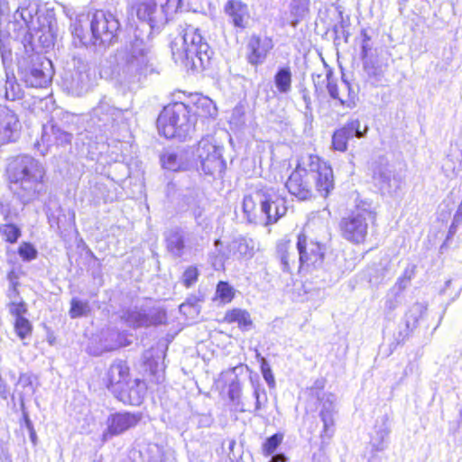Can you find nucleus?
<instances>
[{"mask_svg":"<svg viewBox=\"0 0 462 462\" xmlns=\"http://www.w3.org/2000/svg\"><path fill=\"white\" fill-rule=\"evenodd\" d=\"M24 92L14 76L6 75L5 84V97L9 101H15L23 97Z\"/></svg>","mask_w":462,"mask_h":462,"instance_id":"c756f323","label":"nucleus"},{"mask_svg":"<svg viewBox=\"0 0 462 462\" xmlns=\"http://www.w3.org/2000/svg\"><path fill=\"white\" fill-rule=\"evenodd\" d=\"M15 297L16 295L11 298L12 301L9 304L8 310L12 316H14L15 319H18V317H23V315L27 312V308L23 301L14 300Z\"/></svg>","mask_w":462,"mask_h":462,"instance_id":"79ce46f5","label":"nucleus"},{"mask_svg":"<svg viewBox=\"0 0 462 462\" xmlns=\"http://www.w3.org/2000/svg\"><path fill=\"white\" fill-rule=\"evenodd\" d=\"M387 418H383L380 426L375 427V435L372 438V446L376 451H382L385 448V440L390 434V427Z\"/></svg>","mask_w":462,"mask_h":462,"instance_id":"c85d7f7f","label":"nucleus"},{"mask_svg":"<svg viewBox=\"0 0 462 462\" xmlns=\"http://www.w3.org/2000/svg\"><path fill=\"white\" fill-rule=\"evenodd\" d=\"M26 423H27L28 427H30V426H31V423H30V420H26Z\"/></svg>","mask_w":462,"mask_h":462,"instance_id":"bf43d9fd","label":"nucleus"},{"mask_svg":"<svg viewBox=\"0 0 462 462\" xmlns=\"http://www.w3.org/2000/svg\"><path fill=\"white\" fill-rule=\"evenodd\" d=\"M242 208L249 223L263 226L276 223L287 212L285 199L273 187L268 186L246 194Z\"/></svg>","mask_w":462,"mask_h":462,"instance_id":"7ed1b4c3","label":"nucleus"},{"mask_svg":"<svg viewBox=\"0 0 462 462\" xmlns=\"http://www.w3.org/2000/svg\"><path fill=\"white\" fill-rule=\"evenodd\" d=\"M119 115L120 111L106 98L101 99L92 111L93 119L97 118L98 122H103L105 125L114 121Z\"/></svg>","mask_w":462,"mask_h":462,"instance_id":"b1692460","label":"nucleus"},{"mask_svg":"<svg viewBox=\"0 0 462 462\" xmlns=\"http://www.w3.org/2000/svg\"><path fill=\"white\" fill-rule=\"evenodd\" d=\"M356 125L357 124H347L334 133L332 145L335 150L345 152L347 149V142L354 136V129Z\"/></svg>","mask_w":462,"mask_h":462,"instance_id":"a878e982","label":"nucleus"},{"mask_svg":"<svg viewBox=\"0 0 462 462\" xmlns=\"http://www.w3.org/2000/svg\"><path fill=\"white\" fill-rule=\"evenodd\" d=\"M69 137H70L69 134H66V141H69Z\"/></svg>","mask_w":462,"mask_h":462,"instance_id":"13d9d810","label":"nucleus"},{"mask_svg":"<svg viewBox=\"0 0 462 462\" xmlns=\"http://www.w3.org/2000/svg\"><path fill=\"white\" fill-rule=\"evenodd\" d=\"M461 223L462 222H456L455 219L453 218L452 223H451V225L449 226L448 236H452L457 232V226Z\"/></svg>","mask_w":462,"mask_h":462,"instance_id":"864d4df0","label":"nucleus"},{"mask_svg":"<svg viewBox=\"0 0 462 462\" xmlns=\"http://www.w3.org/2000/svg\"><path fill=\"white\" fill-rule=\"evenodd\" d=\"M120 23L110 12L96 11L90 19V33H84L80 26L75 28V34L87 44H109L116 38Z\"/></svg>","mask_w":462,"mask_h":462,"instance_id":"6e6552de","label":"nucleus"},{"mask_svg":"<svg viewBox=\"0 0 462 462\" xmlns=\"http://www.w3.org/2000/svg\"><path fill=\"white\" fill-rule=\"evenodd\" d=\"M129 366L124 361H116L109 367L106 374L107 387L124 400L125 394L128 393L129 402L132 405H139L143 397L136 393L134 385H130Z\"/></svg>","mask_w":462,"mask_h":462,"instance_id":"f8f14e48","label":"nucleus"},{"mask_svg":"<svg viewBox=\"0 0 462 462\" xmlns=\"http://www.w3.org/2000/svg\"><path fill=\"white\" fill-rule=\"evenodd\" d=\"M52 76L51 61L46 58H38L29 68L22 70V79L31 88H46L51 82Z\"/></svg>","mask_w":462,"mask_h":462,"instance_id":"dca6fc26","label":"nucleus"},{"mask_svg":"<svg viewBox=\"0 0 462 462\" xmlns=\"http://www.w3.org/2000/svg\"><path fill=\"white\" fill-rule=\"evenodd\" d=\"M31 439L34 442L35 441V439H36V434L33 430H32L31 432Z\"/></svg>","mask_w":462,"mask_h":462,"instance_id":"4d7b16f0","label":"nucleus"},{"mask_svg":"<svg viewBox=\"0 0 462 462\" xmlns=\"http://www.w3.org/2000/svg\"><path fill=\"white\" fill-rule=\"evenodd\" d=\"M370 171L373 184L382 194L393 195L401 189L402 178L385 157L372 162Z\"/></svg>","mask_w":462,"mask_h":462,"instance_id":"9b49d317","label":"nucleus"},{"mask_svg":"<svg viewBox=\"0 0 462 462\" xmlns=\"http://www.w3.org/2000/svg\"><path fill=\"white\" fill-rule=\"evenodd\" d=\"M224 321L229 324L236 323L239 328L249 330L253 321L249 312L242 309H233L226 312Z\"/></svg>","mask_w":462,"mask_h":462,"instance_id":"393cba45","label":"nucleus"},{"mask_svg":"<svg viewBox=\"0 0 462 462\" xmlns=\"http://www.w3.org/2000/svg\"><path fill=\"white\" fill-rule=\"evenodd\" d=\"M14 330L21 339H24L32 333V324L24 317H18L14 320Z\"/></svg>","mask_w":462,"mask_h":462,"instance_id":"58836bf2","label":"nucleus"},{"mask_svg":"<svg viewBox=\"0 0 462 462\" xmlns=\"http://www.w3.org/2000/svg\"><path fill=\"white\" fill-rule=\"evenodd\" d=\"M276 256L285 272H291L293 268L299 267L297 245L294 246L286 237L278 241L276 245Z\"/></svg>","mask_w":462,"mask_h":462,"instance_id":"a211bd4d","label":"nucleus"},{"mask_svg":"<svg viewBox=\"0 0 462 462\" xmlns=\"http://www.w3.org/2000/svg\"><path fill=\"white\" fill-rule=\"evenodd\" d=\"M350 124H357V125H356V126L355 127V129H354V135H356V137H358V138H362V137L365 135V132H366V130H367V127H365V131H364V132H362V131H360V129H359V127H360V122H359L358 120L353 121V122H351Z\"/></svg>","mask_w":462,"mask_h":462,"instance_id":"603ef678","label":"nucleus"},{"mask_svg":"<svg viewBox=\"0 0 462 462\" xmlns=\"http://www.w3.org/2000/svg\"><path fill=\"white\" fill-rule=\"evenodd\" d=\"M328 236L327 227H324L319 237H310L300 233L297 238V251L299 255V268H317L322 265L326 247L323 243Z\"/></svg>","mask_w":462,"mask_h":462,"instance_id":"9d476101","label":"nucleus"},{"mask_svg":"<svg viewBox=\"0 0 462 462\" xmlns=\"http://www.w3.org/2000/svg\"><path fill=\"white\" fill-rule=\"evenodd\" d=\"M241 395V385L238 380L236 378L231 382L228 388V396L233 402L239 401Z\"/></svg>","mask_w":462,"mask_h":462,"instance_id":"49530a36","label":"nucleus"},{"mask_svg":"<svg viewBox=\"0 0 462 462\" xmlns=\"http://www.w3.org/2000/svg\"><path fill=\"white\" fill-rule=\"evenodd\" d=\"M255 242L252 238L236 237L227 246L228 255L236 259L252 258L255 253Z\"/></svg>","mask_w":462,"mask_h":462,"instance_id":"412c9836","label":"nucleus"},{"mask_svg":"<svg viewBox=\"0 0 462 462\" xmlns=\"http://www.w3.org/2000/svg\"><path fill=\"white\" fill-rule=\"evenodd\" d=\"M272 42L269 39L261 40L259 37H252L248 43V60L252 64L262 63L269 51L272 49Z\"/></svg>","mask_w":462,"mask_h":462,"instance_id":"4be33fe9","label":"nucleus"},{"mask_svg":"<svg viewBox=\"0 0 462 462\" xmlns=\"http://www.w3.org/2000/svg\"><path fill=\"white\" fill-rule=\"evenodd\" d=\"M310 0H292L291 4V14L293 16L291 24L296 26L309 12Z\"/></svg>","mask_w":462,"mask_h":462,"instance_id":"2f4dec72","label":"nucleus"},{"mask_svg":"<svg viewBox=\"0 0 462 462\" xmlns=\"http://www.w3.org/2000/svg\"><path fill=\"white\" fill-rule=\"evenodd\" d=\"M274 83L279 92L288 93L291 88V71L289 67L282 68L274 76Z\"/></svg>","mask_w":462,"mask_h":462,"instance_id":"7c9ffc66","label":"nucleus"},{"mask_svg":"<svg viewBox=\"0 0 462 462\" xmlns=\"http://www.w3.org/2000/svg\"><path fill=\"white\" fill-rule=\"evenodd\" d=\"M127 322L133 327H143L149 325L148 317L144 313L138 310L128 313Z\"/></svg>","mask_w":462,"mask_h":462,"instance_id":"ea45409f","label":"nucleus"},{"mask_svg":"<svg viewBox=\"0 0 462 462\" xmlns=\"http://www.w3.org/2000/svg\"><path fill=\"white\" fill-rule=\"evenodd\" d=\"M142 418L143 415L140 412L121 411L110 414L106 419V429L102 434V441L106 442L134 428Z\"/></svg>","mask_w":462,"mask_h":462,"instance_id":"2eb2a0df","label":"nucleus"},{"mask_svg":"<svg viewBox=\"0 0 462 462\" xmlns=\"http://www.w3.org/2000/svg\"><path fill=\"white\" fill-rule=\"evenodd\" d=\"M172 59L187 70L200 71L209 63L211 51L198 28L187 25L171 45Z\"/></svg>","mask_w":462,"mask_h":462,"instance_id":"20e7f679","label":"nucleus"},{"mask_svg":"<svg viewBox=\"0 0 462 462\" xmlns=\"http://www.w3.org/2000/svg\"><path fill=\"white\" fill-rule=\"evenodd\" d=\"M442 171L448 178H454L458 173L454 162L449 158H447L442 165Z\"/></svg>","mask_w":462,"mask_h":462,"instance_id":"09e8293b","label":"nucleus"},{"mask_svg":"<svg viewBox=\"0 0 462 462\" xmlns=\"http://www.w3.org/2000/svg\"><path fill=\"white\" fill-rule=\"evenodd\" d=\"M197 108L201 109L202 116L215 117L217 114L216 105L208 97H200L197 102Z\"/></svg>","mask_w":462,"mask_h":462,"instance_id":"e433bc0d","label":"nucleus"},{"mask_svg":"<svg viewBox=\"0 0 462 462\" xmlns=\"http://www.w3.org/2000/svg\"><path fill=\"white\" fill-rule=\"evenodd\" d=\"M336 400V396L332 393H324L322 398H320L322 402L320 417L324 424V431H328V428L333 426V412Z\"/></svg>","mask_w":462,"mask_h":462,"instance_id":"bb28decb","label":"nucleus"},{"mask_svg":"<svg viewBox=\"0 0 462 462\" xmlns=\"http://www.w3.org/2000/svg\"><path fill=\"white\" fill-rule=\"evenodd\" d=\"M312 181L316 190L327 197L334 188V177L331 167L314 154L302 156L296 169L286 181L288 191L300 200L312 196Z\"/></svg>","mask_w":462,"mask_h":462,"instance_id":"f03ea898","label":"nucleus"},{"mask_svg":"<svg viewBox=\"0 0 462 462\" xmlns=\"http://www.w3.org/2000/svg\"><path fill=\"white\" fill-rule=\"evenodd\" d=\"M0 234L4 236L5 241L15 243L21 236V231L13 224H5L0 225Z\"/></svg>","mask_w":462,"mask_h":462,"instance_id":"4c0bfd02","label":"nucleus"},{"mask_svg":"<svg viewBox=\"0 0 462 462\" xmlns=\"http://www.w3.org/2000/svg\"><path fill=\"white\" fill-rule=\"evenodd\" d=\"M97 81L96 69L80 59H75L73 69L65 78L64 84L69 92L79 97L90 91Z\"/></svg>","mask_w":462,"mask_h":462,"instance_id":"ddd939ff","label":"nucleus"},{"mask_svg":"<svg viewBox=\"0 0 462 462\" xmlns=\"http://www.w3.org/2000/svg\"><path fill=\"white\" fill-rule=\"evenodd\" d=\"M193 153L187 150L177 152H166L162 155L161 161L162 166L170 171H186L192 162Z\"/></svg>","mask_w":462,"mask_h":462,"instance_id":"6ab92c4d","label":"nucleus"},{"mask_svg":"<svg viewBox=\"0 0 462 462\" xmlns=\"http://www.w3.org/2000/svg\"><path fill=\"white\" fill-rule=\"evenodd\" d=\"M37 13L38 5L30 0H24L22 2L16 11V14H19L20 18L29 28L33 26V19Z\"/></svg>","mask_w":462,"mask_h":462,"instance_id":"cd10ccee","label":"nucleus"},{"mask_svg":"<svg viewBox=\"0 0 462 462\" xmlns=\"http://www.w3.org/2000/svg\"><path fill=\"white\" fill-rule=\"evenodd\" d=\"M425 311L426 307L422 303L413 304L406 314L407 321L410 322L411 320L413 323L417 322L422 317Z\"/></svg>","mask_w":462,"mask_h":462,"instance_id":"c03bdc74","label":"nucleus"},{"mask_svg":"<svg viewBox=\"0 0 462 462\" xmlns=\"http://www.w3.org/2000/svg\"><path fill=\"white\" fill-rule=\"evenodd\" d=\"M375 217L371 205L361 202L347 217L341 219L339 226L342 236L353 244L364 243L368 232V222L374 221Z\"/></svg>","mask_w":462,"mask_h":462,"instance_id":"1a4fd4ad","label":"nucleus"},{"mask_svg":"<svg viewBox=\"0 0 462 462\" xmlns=\"http://www.w3.org/2000/svg\"><path fill=\"white\" fill-rule=\"evenodd\" d=\"M90 311V306L88 301H82L78 299H72L70 302L69 316L72 319L86 316Z\"/></svg>","mask_w":462,"mask_h":462,"instance_id":"f704fd0d","label":"nucleus"},{"mask_svg":"<svg viewBox=\"0 0 462 462\" xmlns=\"http://www.w3.org/2000/svg\"><path fill=\"white\" fill-rule=\"evenodd\" d=\"M261 371H262L263 376L265 382L267 383V384L270 387H273L275 384L274 376L273 374V372H272V369H271L269 364L267 363L266 359L263 357H261Z\"/></svg>","mask_w":462,"mask_h":462,"instance_id":"a18cd8bd","label":"nucleus"},{"mask_svg":"<svg viewBox=\"0 0 462 462\" xmlns=\"http://www.w3.org/2000/svg\"><path fill=\"white\" fill-rule=\"evenodd\" d=\"M153 70L151 50L142 40L136 39L116 52L110 78L123 88L133 90Z\"/></svg>","mask_w":462,"mask_h":462,"instance_id":"f257e3e1","label":"nucleus"},{"mask_svg":"<svg viewBox=\"0 0 462 462\" xmlns=\"http://www.w3.org/2000/svg\"><path fill=\"white\" fill-rule=\"evenodd\" d=\"M252 385L254 389V396L255 398V410L258 411L261 409V401H260V383L258 382H253Z\"/></svg>","mask_w":462,"mask_h":462,"instance_id":"3c124183","label":"nucleus"},{"mask_svg":"<svg viewBox=\"0 0 462 462\" xmlns=\"http://www.w3.org/2000/svg\"><path fill=\"white\" fill-rule=\"evenodd\" d=\"M198 279V270L195 267H189L183 273V282L187 287L195 283Z\"/></svg>","mask_w":462,"mask_h":462,"instance_id":"de8ad7c7","label":"nucleus"},{"mask_svg":"<svg viewBox=\"0 0 462 462\" xmlns=\"http://www.w3.org/2000/svg\"><path fill=\"white\" fill-rule=\"evenodd\" d=\"M311 226H312V224L309 223L307 228H310Z\"/></svg>","mask_w":462,"mask_h":462,"instance_id":"052dcab7","label":"nucleus"},{"mask_svg":"<svg viewBox=\"0 0 462 462\" xmlns=\"http://www.w3.org/2000/svg\"><path fill=\"white\" fill-rule=\"evenodd\" d=\"M117 346H118L117 345L109 346H105V347H104V351H111V350L116 349Z\"/></svg>","mask_w":462,"mask_h":462,"instance_id":"6e6d98bb","label":"nucleus"},{"mask_svg":"<svg viewBox=\"0 0 462 462\" xmlns=\"http://www.w3.org/2000/svg\"><path fill=\"white\" fill-rule=\"evenodd\" d=\"M164 236L168 252L176 257H180L185 248L182 231L180 228H172L168 230Z\"/></svg>","mask_w":462,"mask_h":462,"instance_id":"5701e85b","label":"nucleus"},{"mask_svg":"<svg viewBox=\"0 0 462 462\" xmlns=\"http://www.w3.org/2000/svg\"><path fill=\"white\" fill-rule=\"evenodd\" d=\"M225 13L229 17L235 27L244 29L249 20L247 5L237 0H229L224 7Z\"/></svg>","mask_w":462,"mask_h":462,"instance_id":"aec40b11","label":"nucleus"},{"mask_svg":"<svg viewBox=\"0 0 462 462\" xmlns=\"http://www.w3.org/2000/svg\"><path fill=\"white\" fill-rule=\"evenodd\" d=\"M134 384H136L137 386H139V383H137V381L134 382Z\"/></svg>","mask_w":462,"mask_h":462,"instance_id":"680f3d73","label":"nucleus"},{"mask_svg":"<svg viewBox=\"0 0 462 462\" xmlns=\"http://www.w3.org/2000/svg\"><path fill=\"white\" fill-rule=\"evenodd\" d=\"M270 462H286V457L283 454L274 455Z\"/></svg>","mask_w":462,"mask_h":462,"instance_id":"5fc2aeb1","label":"nucleus"},{"mask_svg":"<svg viewBox=\"0 0 462 462\" xmlns=\"http://www.w3.org/2000/svg\"><path fill=\"white\" fill-rule=\"evenodd\" d=\"M8 174L15 194L24 204L36 199L44 189V169L31 156L15 158L9 164Z\"/></svg>","mask_w":462,"mask_h":462,"instance_id":"39448f33","label":"nucleus"},{"mask_svg":"<svg viewBox=\"0 0 462 462\" xmlns=\"http://www.w3.org/2000/svg\"><path fill=\"white\" fill-rule=\"evenodd\" d=\"M18 385L23 389V392L20 394V401L23 403L24 395H32L35 392L32 374L27 373L21 374L18 380Z\"/></svg>","mask_w":462,"mask_h":462,"instance_id":"72a5a7b5","label":"nucleus"},{"mask_svg":"<svg viewBox=\"0 0 462 462\" xmlns=\"http://www.w3.org/2000/svg\"><path fill=\"white\" fill-rule=\"evenodd\" d=\"M21 129L17 115L5 106L0 105V144L14 141Z\"/></svg>","mask_w":462,"mask_h":462,"instance_id":"f3484780","label":"nucleus"},{"mask_svg":"<svg viewBox=\"0 0 462 462\" xmlns=\"http://www.w3.org/2000/svg\"><path fill=\"white\" fill-rule=\"evenodd\" d=\"M327 79H328V91L330 97L334 99L338 100L341 105L349 106L348 101L346 100L344 98V96L341 94V92H344V91L349 92V90H350L349 85L346 82H344L341 86V89H339L338 86L331 80L330 73H328L327 75Z\"/></svg>","mask_w":462,"mask_h":462,"instance_id":"473e14b6","label":"nucleus"},{"mask_svg":"<svg viewBox=\"0 0 462 462\" xmlns=\"http://www.w3.org/2000/svg\"><path fill=\"white\" fill-rule=\"evenodd\" d=\"M18 254L23 261H32L37 257V250L29 243L23 242L19 248Z\"/></svg>","mask_w":462,"mask_h":462,"instance_id":"a19ab883","label":"nucleus"},{"mask_svg":"<svg viewBox=\"0 0 462 462\" xmlns=\"http://www.w3.org/2000/svg\"><path fill=\"white\" fill-rule=\"evenodd\" d=\"M282 434H274L269 439H267L263 447L265 454L268 456L273 454L277 448V447L282 443Z\"/></svg>","mask_w":462,"mask_h":462,"instance_id":"37998d69","label":"nucleus"},{"mask_svg":"<svg viewBox=\"0 0 462 462\" xmlns=\"http://www.w3.org/2000/svg\"><path fill=\"white\" fill-rule=\"evenodd\" d=\"M234 289L225 282H220L217 286L216 297L223 303L230 302L234 298Z\"/></svg>","mask_w":462,"mask_h":462,"instance_id":"c9c22d12","label":"nucleus"},{"mask_svg":"<svg viewBox=\"0 0 462 462\" xmlns=\"http://www.w3.org/2000/svg\"><path fill=\"white\" fill-rule=\"evenodd\" d=\"M183 0H134L132 10L151 28H161L182 9Z\"/></svg>","mask_w":462,"mask_h":462,"instance_id":"423d86ee","label":"nucleus"},{"mask_svg":"<svg viewBox=\"0 0 462 462\" xmlns=\"http://www.w3.org/2000/svg\"><path fill=\"white\" fill-rule=\"evenodd\" d=\"M18 275L14 271H11L8 274V279L11 283L12 289L9 292V298H13L14 295L18 294L17 286H18Z\"/></svg>","mask_w":462,"mask_h":462,"instance_id":"8fccbe9b","label":"nucleus"},{"mask_svg":"<svg viewBox=\"0 0 462 462\" xmlns=\"http://www.w3.org/2000/svg\"><path fill=\"white\" fill-rule=\"evenodd\" d=\"M197 156L202 171L208 175L221 173L225 169L222 148L215 143L213 137L202 138L197 148Z\"/></svg>","mask_w":462,"mask_h":462,"instance_id":"4468645a","label":"nucleus"},{"mask_svg":"<svg viewBox=\"0 0 462 462\" xmlns=\"http://www.w3.org/2000/svg\"><path fill=\"white\" fill-rule=\"evenodd\" d=\"M193 125L189 110L181 102L165 106L157 119L158 131L166 138L185 139L191 132Z\"/></svg>","mask_w":462,"mask_h":462,"instance_id":"0eeeda50","label":"nucleus"}]
</instances>
